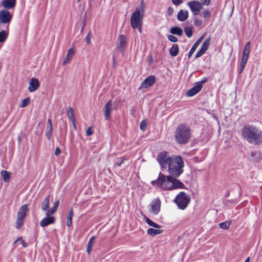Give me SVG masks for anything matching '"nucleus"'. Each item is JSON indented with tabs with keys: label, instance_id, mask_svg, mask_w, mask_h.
Instances as JSON below:
<instances>
[{
	"label": "nucleus",
	"instance_id": "f257e3e1",
	"mask_svg": "<svg viewBox=\"0 0 262 262\" xmlns=\"http://www.w3.org/2000/svg\"><path fill=\"white\" fill-rule=\"evenodd\" d=\"M168 166L170 176L160 172L157 179L152 181L151 184L165 190L184 188L183 183L176 179L183 172L184 163L182 158L179 156H172Z\"/></svg>",
	"mask_w": 262,
	"mask_h": 262
},
{
	"label": "nucleus",
	"instance_id": "f03ea898",
	"mask_svg": "<svg viewBox=\"0 0 262 262\" xmlns=\"http://www.w3.org/2000/svg\"><path fill=\"white\" fill-rule=\"evenodd\" d=\"M241 135L250 143L257 144L262 142L261 132L252 126H244L242 129Z\"/></svg>",
	"mask_w": 262,
	"mask_h": 262
},
{
	"label": "nucleus",
	"instance_id": "7ed1b4c3",
	"mask_svg": "<svg viewBox=\"0 0 262 262\" xmlns=\"http://www.w3.org/2000/svg\"><path fill=\"white\" fill-rule=\"evenodd\" d=\"M145 12V6L143 0H142L141 6L137 8L133 13L130 17V25L135 29H137L139 32L142 33L143 18Z\"/></svg>",
	"mask_w": 262,
	"mask_h": 262
},
{
	"label": "nucleus",
	"instance_id": "20e7f679",
	"mask_svg": "<svg viewBox=\"0 0 262 262\" xmlns=\"http://www.w3.org/2000/svg\"><path fill=\"white\" fill-rule=\"evenodd\" d=\"M174 137L178 144H185L188 143L191 138L189 127L185 124L179 125L175 130Z\"/></svg>",
	"mask_w": 262,
	"mask_h": 262
},
{
	"label": "nucleus",
	"instance_id": "39448f33",
	"mask_svg": "<svg viewBox=\"0 0 262 262\" xmlns=\"http://www.w3.org/2000/svg\"><path fill=\"white\" fill-rule=\"evenodd\" d=\"M190 199L189 195L185 192H180L176 197L174 202L178 208L184 210L189 204Z\"/></svg>",
	"mask_w": 262,
	"mask_h": 262
},
{
	"label": "nucleus",
	"instance_id": "423d86ee",
	"mask_svg": "<svg viewBox=\"0 0 262 262\" xmlns=\"http://www.w3.org/2000/svg\"><path fill=\"white\" fill-rule=\"evenodd\" d=\"M157 159L161 167L164 168L168 166L171 157H168L167 152L163 151L158 154Z\"/></svg>",
	"mask_w": 262,
	"mask_h": 262
},
{
	"label": "nucleus",
	"instance_id": "0eeeda50",
	"mask_svg": "<svg viewBox=\"0 0 262 262\" xmlns=\"http://www.w3.org/2000/svg\"><path fill=\"white\" fill-rule=\"evenodd\" d=\"M187 5L194 15H198L202 8V4L197 1H190L188 3Z\"/></svg>",
	"mask_w": 262,
	"mask_h": 262
},
{
	"label": "nucleus",
	"instance_id": "6e6552de",
	"mask_svg": "<svg viewBox=\"0 0 262 262\" xmlns=\"http://www.w3.org/2000/svg\"><path fill=\"white\" fill-rule=\"evenodd\" d=\"M127 38L124 35H119L117 39V48L124 54L126 48Z\"/></svg>",
	"mask_w": 262,
	"mask_h": 262
},
{
	"label": "nucleus",
	"instance_id": "1a4fd4ad",
	"mask_svg": "<svg viewBox=\"0 0 262 262\" xmlns=\"http://www.w3.org/2000/svg\"><path fill=\"white\" fill-rule=\"evenodd\" d=\"M150 213L154 215L158 214L160 211L161 201L159 198L153 200L149 205Z\"/></svg>",
	"mask_w": 262,
	"mask_h": 262
},
{
	"label": "nucleus",
	"instance_id": "9d476101",
	"mask_svg": "<svg viewBox=\"0 0 262 262\" xmlns=\"http://www.w3.org/2000/svg\"><path fill=\"white\" fill-rule=\"evenodd\" d=\"M210 42L211 39L210 37H208L204 40L201 48L198 51L195 56V58H198L202 56L206 52L210 45Z\"/></svg>",
	"mask_w": 262,
	"mask_h": 262
},
{
	"label": "nucleus",
	"instance_id": "9b49d317",
	"mask_svg": "<svg viewBox=\"0 0 262 262\" xmlns=\"http://www.w3.org/2000/svg\"><path fill=\"white\" fill-rule=\"evenodd\" d=\"M12 18V15L7 10L0 11V21L2 24H9Z\"/></svg>",
	"mask_w": 262,
	"mask_h": 262
},
{
	"label": "nucleus",
	"instance_id": "f8f14e48",
	"mask_svg": "<svg viewBox=\"0 0 262 262\" xmlns=\"http://www.w3.org/2000/svg\"><path fill=\"white\" fill-rule=\"evenodd\" d=\"M52 214L48 215L47 212L46 213V217L42 219L40 222V225L42 227H46L50 224H53L55 222V218L51 216Z\"/></svg>",
	"mask_w": 262,
	"mask_h": 262
},
{
	"label": "nucleus",
	"instance_id": "ddd939ff",
	"mask_svg": "<svg viewBox=\"0 0 262 262\" xmlns=\"http://www.w3.org/2000/svg\"><path fill=\"white\" fill-rule=\"evenodd\" d=\"M250 50V42H248L245 45L242 58V62L247 63Z\"/></svg>",
	"mask_w": 262,
	"mask_h": 262
},
{
	"label": "nucleus",
	"instance_id": "4468645a",
	"mask_svg": "<svg viewBox=\"0 0 262 262\" xmlns=\"http://www.w3.org/2000/svg\"><path fill=\"white\" fill-rule=\"evenodd\" d=\"M40 85L39 80L35 78H32L29 82V85L28 87V91L30 92H33L37 90Z\"/></svg>",
	"mask_w": 262,
	"mask_h": 262
},
{
	"label": "nucleus",
	"instance_id": "2eb2a0df",
	"mask_svg": "<svg viewBox=\"0 0 262 262\" xmlns=\"http://www.w3.org/2000/svg\"><path fill=\"white\" fill-rule=\"evenodd\" d=\"M202 89V86L198 84L196 82L194 84V86L189 89L186 93V96L188 97H192L199 93Z\"/></svg>",
	"mask_w": 262,
	"mask_h": 262
},
{
	"label": "nucleus",
	"instance_id": "dca6fc26",
	"mask_svg": "<svg viewBox=\"0 0 262 262\" xmlns=\"http://www.w3.org/2000/svg\"><path fill=\"white\" fill-rule=\"evenodd\" d=\"M155 81V77L154 76H149L142 81L140 88L147 89L152 85Z\"/></svg>",
	"mask_w": 262,
	"mask_h": 262
},
{
	"label": "nucleus",
	"instance_id": "f3484780",
	"mask_svg": "<svg viewBox=\"0 0 262 262\" xmlns=\"http://www.w3.org/2000/svg\"><path fill=\"white\" fill-rule=\"evenodd\" d=\"M28 211V205L25 204L21 206L17 212V217L24 220Z\"/></svg>",
	"mask_w": 262,
	"mask_h": 262
},
{
	"label": "nucleus",
	"instance_id": "a211bd4d",
	"mask_svg": "<svg viewBox=\"0 0 262 262\" xmlns=\"http://www.w3.org/2000/svg\"><path fill=\"white\" fill-rule=\"evenodd\" d=\"M16 3V0H3L2 1V5L6 10L13 8L15 6Z\"/></svg>",
	"mask_w": 262,
	"mask_h": 262
},
{
	"label": "nucleus",
	"instance_id": "6ab92c4d",
	"mask_svg": "<svg viewBox=\"0 0 262 262\" xmlns=\"http://www.w3.org/2000/svg\"><path fill=\"white\" fill-rule=\"evenodd\" d=\"M112 111V102L108 101L104 107V116L106 119H108L111 116V113Z\"/></svg>",
	"mask_w": 262,
	"mask_h": 262
},
{
	"label": "nucleus",
	"instance_id": "aec40b11",
	"mask_svg": "<svg viewBox=\"0 0 262 262\" xmlns=\"http://www.w3.org/2000/svg\"><path fill=\"white\" fill-rule=\"evenodd\" d=\"M188 17V12L186 10H180L177 14V18L179 20L183 21Z\"/></svg>",
	"mask_w": 262,
	"mask_h": 262
},
{
	"label": "nucleus",
	"instance_id": "412c9836",
	"mask_svg": "<svg viewBox=\"0 0 262 262\" xmlns=\"http://www.w3.org/2000/svg\"><path fill=\"white\" fill-rule=\"evenodd\" d=\"M74 54V49L73 48L69 49L68 51L66 57L63 61V64H66L70 62V61L72 59Z\"/></svg>",
	"mask_w": 262,
	"mask_h": 262
},
{
	"label": "nucleus",
	"instance_id": "4be33fe9",
	"mask_svg": "<svg viewBox=\"0 0 262 262\" xmlns=\"http://www.w3.org/2000/svg\"><path fill=\"white\" fill-rule=\"evenodd\" d=\"M1 175L4 182L8 183L9 182L11 175V172L3 170L1 171Z\"/></svg>",
	"mask_w": 262,
	"mask_h": 262
},
{
	"label": "nucleus",
	"instance_id": "5701e85b",
	"mask_svg": "<svg viewBox=\"0 0 262 262\" xmlns=\"http://www.w3.org/2000/svg\"><path fill=\"white\" fill-rule=\"evenodd\" d=\"M163 232V230L160 229H153V228H148L147 230V233L148 234L151 236H155L158 234H160Z\"/></svg>",
	"mask_w": 262,
	"mask_h": 262
},
{
	"label": "nucleus",
	"instance_id": "b1692460",
	"mask_svg": "<svg viewBox=\"0 0 262 262\" xmlns=\"http://www.w3.org/2000/svg\"><path fill=\"white\" fill-rule=\"evenodd\" d=\"M50 204V195H48L41 204V208L43 211H48Z\"/></svg>",
	"mask_w": 262,
	"mask_h": 262
},
{
	"label": "nucleus",
	"instance_id": "393cba45",
	"mask_svg": "<svg viewBox=\"0 0 262 262\" xmlns=\"http://www.w3.org/2000/svg\"><path fill=\"white\" fill-rule=\"evenodd\" d=\"M179 52V46L177 44H173L169 49L170 55L172 56H176Z\"/></svg>",
	"mask_w": 262,
	"mask_h": 262
},
{
	"label": "nucleus",
	"instance_id": "a878e982",
	"mask_svg": "<svg viewBox=\"0 0 262 262\" xmlns=\"http://www.w3.org/2000/svg\"><path fill=\"white\" fill-rule=\"evenodd\" d=\"M59 205V200L56 201L54 203L52 207V208L50 209H49L47 211V214H48V215L49 214H54L56 211Z\"/></svg>",
	"mask_w": 262,
	"mask_h": 262
},
{
	"label": "nucleus",
	"instance_id": "bb28decb",
	"mask_svg": "<svg viewBox=\"0 0 262 262\" xmlns=\"http://www.w3.org/2000/svg\"><path fill=\"white\" fill-rule=\"evenodd\" d=\"M73 216V209L71 208L70 210L69 213L68 214V216H67V220L66 224L68 227L71 226V225L72 224Z\"/></svg>",
	"mask_w": 262,
	"mask_h": 262
},
{
	"label": "nucleus",
	"instance_id": "cd10ccee",
	"mask_svg": "<svg viewBox=\"0 0 262 262\" xmlns=\"http://www.w3.org/2000/svg\"><path fill=\"white\" fill-rule=\"evenodd\" d=\"M67 115L69 119L71 120V121L76 120L74 113V110L73 109L70 107L69 106L67 109Z\"/></svg>",
	"mask_w": 262,
	"mask_h": 262
},
{
	"label": "nucleus",
	"instance_id": "c85d7f7f",
	"mask_svg": "<svg viewBox=\"0 0 262 262\" xmlns=\"http://www.w3.org/2000/svg\"><path fill=\"white\" fill-rule=\"evenodd\" d=\"M8 36V33L6 31H0V43H3L6 40Z\"/></svg>",
	"mask_w": 262,
	"mask_h": 262
},
{
	"label": "nucleus",
	"instance_id": "c756f323",
	"mask_svg": "<svg viewBox=\"0 0 262 262\" xmlns=\"http://www.w3.org/2000/svg\"><path fill=\"white\" fill-rule=\"evenodd\" d=\"M145 220L146 223L150 226L153 227L157 229H160L161 228V226L157 224V223L154 222L151 220L147 217L146 216H145Z\"/></svg>",
	"mask_w": 262,
	"mask_h": 262
},
{
	"label": "nucleus",
	"instance_id": "7c9ffc66",
	"mask_svg": "<svg viewBox=\"0 0 262 262\" xmlns=\"http://www.w3.org/2000/svg\"><path fill=\"white\" fill-rule=\"evenodd\" d=\"M170 31L172 34H176L180 36L183 33L182 29L177 27L171 28Z\"/></svg>",
	"mask_w": 262,
	"mask_h": 262
},
{
	"label": "nucleus",
	"instance_id": "2f4dec72",
	"mask_svg": "<svg viewBox=\"0 0 262 262\" xmlns=\"http://www.w3.org/2000/svg\"><path fill=\"white\" fill-rule=\"evenodd\" d=\"M231 223V221H226V222L220 223L219 224V226L221 228H222L223 229L227 230L229 229V228L230 226Z\"/></svg>",
	"mask_w": 262,
	"mask_h": 262
},
{
	"label": "nucleus",
	"instance_id": "473e14b6",
	"mask_svg": "<svg viewBox=\"0 0 262 262\" xmlns=\"http://www.w3.org/2000/svg\"><path fill=\"white\" fill-rule=\"evenodd\" d=\"M23 225L24 220L17 217L16 221L15 222V228L17 229H19L22 227Z\"/></svg>",
	"mask_w": 262,
	"mask_h": 262
},
{
	"label": "nucleus",
	"instance_id": "72a5a7b5",
	"mask_svg": "<svg viewBox=\"0 0 262 262\" xmlns=\"http://www.w3.org/2000/svg\"><path fill=\"white\" fill-rule=\"evenodd\" d=\"M184 31L188 37H191L192 35V28L191 27H186L184 28Z\"/></svg>",
	"mask_w": 262,
	"mask_h": 262
},
{
	"label": "nucleus",
	"instance_id": "f704fd0d",
	"mask_svg": "<svg viewBox=\"0 0 262 262\" xmlns=\"http://www.w3.org/2000/svg\"><path fill=\"white\" fill-rule=\"evenodd\" d=\"M30 102V98H27L26 99H24L23 100L21 103L20 104L21 107H24L28 105Z\"/></svg>",
	"mask_w": 262,
	"mask_h": 262
},
{
	"label": "nucleus",
	"instance_id": "c9c22d12",
	"mask_svg": "<svg viewBox=\"0 0 262 262\" xmlns=\"http://www.w3.org/2000/svg\"><path fill=\"white\" fill-rule=\"evenodd\" d=\"M53 128L48 127V129L46 132V135L49 140H50L52 135Z\"/></svg>",
	"mask_w": 262,
	"mask_h": 262
},
{
	"label": "nucleus",
	"instance_id": "e433bc0d",
	"mask_svg": "<svg viewBox=\"0 0 262 262\" xmlns=\"http://www.w3.org/2000/svg\"><path fill=\"white\" fill-rule=\"evenodd\" d=\"M202 14L203 17L205 18H209L211 15L210 11L208 9L204 10L203 12H202Z\"/></svg>",
	"mask_w": 262,
	"mask_h": 262
},
{
	"label": "nucleus",
	"instance_id": "4c0bfd02",
	"mask_svg": "<svg viewBox=\"0 0 262 262\" xmlns=\"http://www.w3.org/2000/svg\"><path fill=\"white\" fill-rule=\"evenodd\" d=\"M95 237L94 236H92L89 240L88 244L87 245V247L92 248L95 243Z\"/></svg>",
	"mask_w": 262,
	"mask_h": 262
},
{
	"label": "nucleus",
	"instance_id": "58836bf2",
	"mask_svg": "<svg viewBox=\"0 0 262 262\" xmlns=\"http://www.w3.org/2000/svg\"><path fill=\"white\" fill-rule=\"evenodd\" d=\"M198 47L193 44V45L192 46V48H191L190 50L188 53V55L189 58H190L192 56V55L193 54V53L194 52V51H195Z\"/></svg>",
	"mask_w": 262,
	"mask_h": 262
},
{
	"label": "nucleus",
	"instance_id": "ea45409f",
	"mask_svg": "<svg viewBox=\"0 0 262 262\" xmlns=\"http://www.w3.org/2000/svg\"><path fill=\"white\" fill-rule=\"evenodd\" d=\"M146 126L147 123L146 121L145 120L142 121L140 124V128L141 130H142V131H144L146 128Z\"/></svg>",
	"mask_w": 262,
	"mask_h": 262
},
{
	"label": "nucleus",
	"instance_id": "a19ab883",
	"mask_svg": "<svg viewBox=\"0 0 262 262\" xmlns=\"http://www.w3.org/2000/svg\"><path fill=\"white\" fill-rule=\"evenodd\" d=\"M19 242L20 244L24 247H26L27 246V244L25 242L24 240L21 237L18 238L14 243H16Z\"/></svg>",
	"mask_w": 262,
	"mask_h": 262
},
{
	"label": "nucleus",
	"instance_id": "79ce46f5",
	"mask_svg": "<svg viewBox=\"0 0 262 262\" xmlns=\"http://www.w3.org/2000/svg\"><path fill=\"white\" fill-rule=\"evenodd\" d=\"M167 37L168 40H170L171 42H176L178 41L177 38L173 35H169Z\"/></svg>",
	"mask_w": 262,
	"mask_h": 262
},
{
	"label": "nucleus",
	"instance_id": "37998d69",
	"mask_svg": "<svg viewBox=\"0 0 262 262\" xmlns=\"http://www.w3.org/2000/svg\"><path fill=\"white\" fill-rule=\"evenodd\" d=\"M93 134V131L91 127H89L86 130V135L91 136Z\"/></svg>",
	"mask_w": 262,
	"mask_h": 262
},
{
	"label": "nucleus",
	"instance_id": "c03bdc74",
	"mask_svg": "<svg viewBox=\"0 0 262 262\" xmlns=\"http://www.w3.org/2000/svg\"><path fill=\"white\" fill-rule=\"evenodd\" d=\"M123 161H124L123 159L121 158L117 160V161L116 162L115 165H117V166H120L123 163Z\"/></svg>",
	"mask_w": 262,
	"mask_h": 262
},
{
	"label": "nucleus",
	"instance_id": "a18cd8bd",
	"mask_svg": "<svg viewBox=\"0 0 262 262\" xmlns=\"http://www.w3.org/2000/svg\"><path fill=\"white\" fill-rule=\"evenodd\" d=\"M167 13L168 15H171L173 13V9L171 7H168L167 10Z\"/></svg>",
	"mask_w": 262,
	"mask_h": 262
},
{
	"label": "nucleus",
	"instance_id": "49530a36",
	"mask_svg": "<svg viewBox=\"0 0 262 262\" xmlns=\"http://www.w3.org/2000/svg\"><path fill=\"white\" fill-rule=\"evenodd\" d=\"M210 3V0H201V4L203 5L208 6Z\"/></svg>",
	"mask_w": 262,
	"mask_h": 262
},
{
	"label": "nucleus",
	"instance_id": "de8ad7c7",
	"mask_svg": "<svg viewBox=\"0 0 262 262\" xmlns=\"http://www.w3.org/2000/svg\"><path fill=\"white\" fill-rule=\"evenodd\" d=\"M172 3L175 5H179L182 3V0H172Z\"/></svg>",
	"mask_w": 262,
	"mask_h": 262
},
{
	"label": "nucleus",
	"instance_id": "09e8293b",
	"mask_svg": "<svg viewBox=\"0 0 262 262\" xmlns=\"http://www.w3.org/2000/svg\"><path fill=\"white\" fill-rule=\"evenodd\" d=\"M246 63L242 62L241 63V70L239 73H242L243 71V70L244 69L245 66H246Z\"/></svg>",
	"mask_w": 262,
	"mask_h": 262
},
{
	"label": "nucleus",
	"instance_id": "8fccbe9b",
	"mask_svg": "<svg viewBox=\"0 0 262 262\" xmlns=\"http://www.w3.org/2000/svg\"><path fill=\"white\" fill-rule=\"evenodd\" d=\"M86 41L87 43H90L91 41V33L89 32L86 37Z\"/></svg>",
	"mask_w": 262,
	"mask_h": 262
},
{
	"label": "nucleus",
	"instance_id": "3c124183",
	"mask_svg": "<svg viewBox=\"0 0 262 262\" xmlns=\"http://www.w3.org/2000/svg\"><path fill=\"white\" fill-rule=\"evenodd\" d=\"M202 23V21L200 19H195L194 21V24L196 26H200Z\"/></svg>",
	"mask_w": 262,
	"mask_h": 262
},
{
	"label": "nucleus",
	"instance_id": "603ef678",
	"mask_svg": "<svg viewBox=\"0 0 262 262\" xmlns=\"http://www.w3.org/2000/svg\"><path fill=\"white\" fill-rule=\"evenodd\" d=\"M60 149L59 147H56L55 150V155L57 156L60 154Z\"/></svg>",
	"mask_w": 262,
	"mask_h": 262
},
{
	"label": "nucleus",
	"instance_id": "864d4df0",
	"mask_svg": "<svg viewBox=\"0 0 262 262\" xmlns=\"http://www.w3.org/2000/svg\"><path fill=\"white\" fill-rule=\"evenodd\" d=\"M207 81V79L206 78H204L203 80H202L201 81H199V82H197L196 83L199 84H200L201 86H202L203 84H204V83H205Z\"/></svg>",
	"mask_w": 262,
	"mask_h": 262
},
{
	"label": "nucleus",
	"instance_id": "5fc2aeb1",
	"mask_svg": "<svg viewBox=\"0 0 262 262\" xmlns=\"http://www.w3.org/2000/svg\"><path fill=\"white\" fill-rule=\"evenodd\" d=\"M48 125H49L48 127L53 128L52 127V124L51 121L49 119L48 120Z\"/></svg>",
	"mask_w": 262,
	"mask_h": 262
},
{
	"label": "nucleus",
	"instance_id": "6e6d98bb",
	"mask_svg": "<svg viewBox=\"0 0 262 262\" xmlns=\"http://www.w3.org/2000/svg\"><path fill=\"white\" fill-rule=\"evenodd\" d=\"M71 122L72 123L73 128H74L75 130H76V120H74Z\"/></svg>",
	"mask_w": 262,
	"mask_h": 262
},
{
	"label": "nucleus",
	"instance_id": "4d7b16f0",
	"mask_svg": "<svg viewBox=\"0 0 262 262\" xmlns=\"http://www.w3.org/2000/svg\"><path fill=\"white\" fill-rule=\"evenodd\" d=\"M92 249V248L88 247H86V252L88 254H90L91 253V251Z\"/></svg>",
	"mask_w": 262,
	"mask_h": 262
},
{
	"label": "nucleus",
	"instance_id": "13d9d810",
	"mask_svg": "<svg viewBox=\"0 0 262 262\" xmlns=\"http://www.w3.org/2000/svg\"><path fill=\"white\" fill-rule=\"evenodd\" d=\"M201 41L198 39L194 43V45L198 47L199 45L201 43Z\"/></svg>",
	"mask_w": 262,
	"mask_h": 262
},
{
	"label": "nucleus",
	"instance_id": "bf43d9fd",
	"mask_svg": "<svg viewBox=\"0 0 262 262\" xmlns=\"http://www.w3.org/2000/svg\"><path fill=\"white\" fill-rule=\"evenodd\" d=\"M204 37V35H203L198 39V40H199L200 41H201L202 42V41Z\"/></svg>",
	"mask_w": 262,
	"mask_h": 262
},
{
	"label": "nucleus",
	"instance_id": "052dcab7",
	"mask_svg": "<svg viewBox=\"0 0 262 262\" xmlns=\"http://www.w3.org/2000/svg\"><path fill=\"white\" fill-rule=\"evenodd\" d=\"M244 262H250V257H247Z\"/></svg>",
	"mask_w": 262,
	"mask_h": 262
},
{
	"label": "nucleus",
	"instance_id": "680f3d73",
	"mask_svg": "<svg viewBox=\"0 0 262 262\" xmlns=\"http://www.w3.org/2000/svg\"><path fill=\"white\" fill-rule=\"evenodd\" d=\"M81 0H77V2L79 3L80 2Z\"/></svg>",
	"mask_w": 262,
	"mask_h": 262
}]
</instances>
